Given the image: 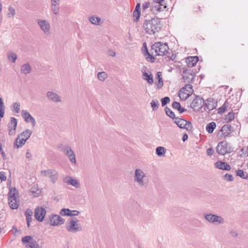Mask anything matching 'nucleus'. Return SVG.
I'll use <instances>...</instances> for the list:
<instances>
[{"instance_id":"f257e3e1","label":"nucleus","mask_w":248,"mask_h":248,"mask_svg":"<svg viewBox=\"0 0 248 248\" xmlns=\"http://www.w3.org/2000/svg\"><path fill=\"white\" fill-rule=\"evenodd\" d=\"M143 27L145 32L149 34H154L159 32L162 25L158 17H155L151 19L145 20L143 23Z\"/></svg>"},{"instance_id":"f03ea898","label":"nucleus","mask_w":248,"mask_h":248,"mask_svg":"<svg viewBox=\"0 0 248 248\" xmlns=\"http://www.w3.org/2000/svg\"><path fill=\"white\" fill-rule=\"evenodd\" d=\"M169 49L168 44L161 42H155L151 46V53L155 56H163L168 54H170L168 51Z\"/></svg>"},{"instance_id":"7ed1b4c3","label":"nucleus","mask_w":248,"mask_h":248,"mask_svg":"<svg viewBox=\"0 0 248 248\" xmlns=\"http://www.w3.org/2000/svg\"><path fill=\"white\" fill-rule=\"evenodd\" d=\"M134 181L140 187H145L147 185V176L144 171L140 169L135 170Z\"/></svg>"},{"instance_id":"20e7f679","label":"nucleus","mask_w":248,"mask_h":248,"mask_svg":"<svg viewBox=\"0 0 248 248\" xmlns=\"http://www.w3.org/2000/svg\"><path fill=\"white\" fill-rule=\"evenodd\" d=\"M229 144L226 141L219 142L216 147V151L220 155H224L227 153H230L233 151V149L229 146Z\"/></svg>"},{"instance_id":"39448f33","label":"nucleus","mask_w":248,"mask_h":248,"mask_svg":"<svg viewBox=\"0 0 248 248\" xmlns=\"http://www.w3.org/2000/svg\"><path fill=\"white\" fill-rule=\"evenodd\" d=\"M11 182L8 181L7 186L9 187L8 196V204L12 209H16V187L11 186Z\"/></svg>"},{"instance_id":"423d86ee","label":"nucleus","mask_w":248,"mask_h":248,"mask_svg":"<svg viewBox=\"0 0 248 248\" xmlns=\"http://www.w3.org/2000/svg\"><path fill=\"white\" fill-rule=\"evenodd\" d=\"M192 87L190 84L186 85L181 88L178 93V96L182 100H186L193 93Z\"/></svg>"},{"instance_id":"0eeeda50","label":"nucleus","mask_w":248,"mask_h":248,"mask_svg":"<svg viewBox=\"0 0 248 248\" xmlns=\"http://www.w3.org/2000/svg\"><path fill=\"white\" fill-rule=\"evenodd\" d=\"M174 122L177 126L181 129H186L187 131L190 132L192 131V124L191 122L185 120L177 117L174 120Z\"/></svg>"},{"instance_id":"6e6552de","label":"nucleus","mask_w":248,"mask_h":248,"mask_svg":"<svg viewBox=\"0 0 248 248\" xmlns=\"http://www.w3.org/2000/svg\"><path fill=\"white\" fill-rule=\"evenodd\" d=\"M41 174L42 176L49 178L51 182L53 184L56 183L59 177L58 172L54 169H47L46 170H41Z\"/></svg>"},{"instance_id":"1a4fd4ad","label":"nucleus","mask_w":248,"mask_h":248,"mask_svg":"<svg viewBox=\"0 0 248 248\" xmlns=\"http://www.w3.org/2000/svg\"><path fill=\"white\" fill-rule=\"evenodd\" d=\"M78 221L76 218L71 219L69 222L66 225L67 230L73 233L81 231L82 227L78 223Z\"/></svg>"},{"instance_id":"9d476101","label":"nucleus","mask_w":248,"mask_h":248,"mask_svg":"<svg viewBox=\"0 0 248 248\" xmlns=\"http://www.w3.org/2000/svg\"><path fill=\"white\" fill-rule=\"evenodd\" d=\"M22 242L26 244V248H40L39 244L32 237L26 235L22 238Z\"/></svg>"},{"instance_id":"9b49d317","label":"nucleus","mask_w":248,"mask_h":248,"mask_svg":"<svg viewBox=\"0 0 248 248\" xmlns=\"http://www.w3.org/2000/svg\"><path fill=\"white\" fill-rule=\"evenodd\" d=\"M204 218L211 223L222 224L224 223V219L221 217L215 214H207L204 215Z\"/></svg>"},{"instance_id":"f8f14e48","label":"nucleus","mask_w":248,"mask_h":248,"mask_svg":"<svg viewBox=\"0 0 248 248\" xmlns=\"http://www.w3.org/2000/svg\"><path fill=\"white\" fill-rule=\"evenodd\" d=\"M37 24L40 27L41 30L46 35H49L50 33V26L49 22L45 19H38L37 20Z\"/></svg>"},{"instance_id":"ddd939ff","label":"nucleus","mask_w":248,"mask_h":248,"mask_svg":"<svg viewBox=\"0 0 248 248\" xmlns=\"http://www.w3.org/2000/svg\"><path fill=\"white\" fill-rule=\"evenodd\" d=\"M203 105L204 100L203 98L196 96L191 103V107L194 111H198L202 108Z\"/></svg>"},{"instance_id":"4468645a","label":"nucleus","mask_w":248,"mask_h":248,"mask_svg":"<svg viewBox=\"0 0 248 248\" xmlns=\"http://www.w3.org/2000/svg\"><path fill=\"white\" fill-rule=\"evenodd\" d=\"M46 214V209L42 207H38L34 210V217L38 221L42 222Z\"/></svg>"},{"instance_id":"2eb2a0df","label":"nucleus","mask_w":248,"mask_h":248,"mask_svg":"<svg viewBox=\"0 0 248 248\" xmlns=\"http://www.w3.org/2000/svg\"><path fill=\"white\" fill-rule=\"evenodd\" d=\"M64 220L60 216L57 215H52L49 216L50 224L51 226H58L62 224Z\"/></svg>"},{"instance_id":"dca6fc26","label":"nucleus","mask_w":248,"mask_h":248,"mask_svg":"<svg viewBox=\"0 0 248 248\" xmlns=\"http://www.w3.org/2000/svg\"><path fill=\"white\" fill-rule=\"evenodd\" d=\"M183 78L184 81L189 82L192 80L195 74L193 70L186 68L183 69Z\"/></svg>"},{"instance_id":"f3484780","label":"nucleus","mask_w":248,"mask_h":248,"mask_svg":"<svg viewBox=\"0 0 248 248\" xmlns=\"http://www.w3.org/2000/svg\"><path fill=\"white\" fill-rule=\"evenodd\" d=\"M21 115L26 123H30L33 127L35 125L36 122L35 119L27 110H23L21 112Z\"/></svg>"},{"instance_id":"a211bd4d","label":"nucleus","mask_w":248,"mask_h":248,"mask_svg":"<svg viewBox=\"0 0 248 248\" xmlns=\"http://www.w3.org/2000/svg\"><path fill=\"white\" fill-rule=\"evenodd\" d=\"M143 12L145 11L148 8H150V10L153 12H159L160 11V7L159 4L153 6L150 2H146L143 3L142 5Z\"/></svg>"},{"instance_id":"6ab92c4d","label":"nucleus","mask_w":248,"mask_h":248,"mask_svg":"<svg viewBox=\"0 0 248 248\" xmlns=\"http://www.w3.org/2000/svg\"><path fill=\"white\" fill-rule=\"evenodd\" d=\"M62 216H77L80 214V212L77 210H71L68 208H63L60 211Z\"/></svg>"},{"instance_id":"aec40b11","label":"nucleus","mask_w":248,"mask_h":248,"mask_svg":"<svg viewBox=\"0 0 248 248\" xmlns=\"http://www.w3.org/2000/svg\"><path fill=\"white\" fill-rule=\"evenodd\" d=\"M46 96L49 100L55 103L62 101L60 96L53 92H48L46 93Z\"/></svg>"},{"instance_id":"412c9836","label":"nucleus","mask_w":248,"mask_h":248,"mask_svg":"<svg viewBox=\"0 0 248 248\" xmlns=\"http://www.w3.org/2000/svg\"><path fill=\"white\" fill-rule=\"evenodd\" d=\"M215 166L216 168L220 170H230L231 169V166L226 162L221 161H218L215 163Z\"/></svg>"},{"instance_id":"4be33fe9","label":"nucleus","mask_w":248,"mask_h":248,"mask_svg":"<svg viewBox=\"0 0 248 248\" xmlns=\"http://www.w3.org/2000/svg\"><path fill=\"white\" fill-rule=\"evenodd\" d=\"M142 52L145 56H146L147 55H148L147 57L146 58V60L150 62H155V58H154V57L153 56V55L152 54L151 55L148 52V50L147 47L146 43H143Z\"/></svg>"},{"instance_id":"5701e85b","label":"nucleus","mask_w":248,"mask_h":248,"mask_svg":"<svg viewBox=\"0 0 248 248\" xmlns=\"http://www.w3.org/2000/svg\"><path fill=\"white\" fill-rule=\"evenodd\" d=\"M9 133L10 135L14 136L16 134V118L12 117L11 122L8 124Z\"/></svg>"},{"instance_id":"b1692460","label":"nucleus","mask_w":248,"mask_h":248,"mask_svg":"<svg viewBox=\"0 0 248 248\" xmlns=\"http://www.w3.org/2000/svg\"><path fill=\"white\" fill-rule=\"evenodd\" d=\"M206 101L207 102L205 103V105L204 107L205 111H210L216 108V104L214 102V99L213 98H209L207 99Z\"/></svg>"},{"instance_id":"393cba45","label":"nucleus","mask_w":248,"mask_h":248,"mask_svg":"<svg viewBox=\"0 0 248 248\" xmlns=\"http://www.w3.org/2000/svg\"><path fill=\"white\" fill-rule=\"evenodd\" d=\"M199 61L198 56H189L186 60L187 65L188 67L194 66Z\"/></svg>"},{"instance_id":"a878e982","label":"nucleus","mask_w":248,"mask_h":248,"mask_svg":"<svg viewBox=\"0 0 248 248\" xmlns=\"http://www.w3.org/2000/svg\"><path fill=\"white\" fill-rule=\"evenodd\" d=\"M63 181L65 183L70 184L77 188L79 187L80 186V184L77 179H73L70 177L65 178Z\"/></svg>"},{"instance_id":"bb28decb","label":"nucleus","mask_w":248,"mask_h":248,"mask_svg":"<svg viewBox=\"0 0 248 248\" xmlns=\"http://www.w3.org/2000/svg\"><path fill=\"white\" fill-rule=\"evenodd\" d=\"M31 71V67L29 63H26L21 66L20 71L22 74L25 75L30 73Z\"/></svg>"},{"instance_id":"cd10ccee","label":"nucleus","mask_w":248,"mask_h":248,"mask_svg":"<svg viewBox=\"0 0 248 248\" xmlns=\"http://www.w3.org/2000/svg\"><path fill=\"white\" fill-rule=\"evenodd\" d=\"M30 192L33 197H38L41 192V190L38 188L37 185H34L30 190Z\"/></svg>"},{"instance_id":"c85d7f7f","label":"nucleus","mask_w":248,"mask_h":248,"mask_svg":"<svg viewBox=\"0 0 248 248\" xmlns=\"http://www.w3.org/2000/svg\"><path fill=\"white\" fill-rule=\"evenodd\" d=\"M59 149L62 152H63L65 155L68 156L74 152L68 145L63 146L62 145L59 147Z\"/></svg>"},{"instance_id":"c756f323","label":"nucleus","mask_w":248,"mask_h":248,"mask_svg":"<svg viewBox=\"0 0 248 248\" xmlns=\"http://www.w3.org/2000/svg\"><path fill=\"white\" fill-rule=\"evenodd\" d=\"M143 79L146 80L150 84H152L154 82L153 76L152 74H148L145 71L142 72Z\"/></svg>"},{"instance_id":"7c9ffc66","label":"nucleus","mask_w":248,"mask_h":248,"mask_svg":"<svg viewBox=\"0 0 248 248\" xmlns=\"http://www.w3.org/2000/svg\"><path fill=\"white\" fill-rule=\"evenodd\" d=\"M231 127V125L225 124L222 126L220 131L222 132V135L225 137L228 136L230 133Z\"/></svg>"},{"instance_id":"2f4dec72","label":"nucleus","mask_w":248,"mask_h":248,"mask_svg":"<svg viewBox=\"0 0 248 248\" xmlns=\"http://www.w3.org/2000/svg\"><path fill=\"white\" fill-rule=\"evenodd\" d=\"M172 107L174 109H177L180 113H182L186 110L184 108L181 107L180 103L176 101H174L172 103Z\"/></svg>"},{"instance_id":"473e14b6","label":"nucleus","mask_w":248,"mask_h":248,"mask_svg":"<svg viewBox=\"0 0 248 248\" xmlns=\"http://www.w3.org/2000/svg\"><path fill=\"white\" fill-rule=\"evenodd\" d=\"M32 212L30 209H28L26 210L25 212V215L26 217V220L27 223V225L28 227L30 225V223L31 222L32 220Z\"/></svg>"},{"instance_id":"72a5a7b5","label":"nucleus","mask_w":248,"mask_h":248,"mask_svg":"<svg viewBox=\"0 0 248 248\" xmlns=\"http://www.w3.org/2000/svg\"><path fill=\"white\" fill-rule=\"evenodd\" d=\"M31 131L29 129H27L25 131H23L22 133H21L19 135H18V138H23V139H25L28 140L31 135Z\"/></svg>"},{"instance_id":"f704fd0d","label":"nucleus","mask_w":248,"mask_h":248,"mask_svg":"<svg viewBox=\"0 0 248 248\" xmlns=\"http://www.w3.org/2000/svg\"><path fill=\"white\" fill-rule=\"evenodd\" d=\"M89 20L93 24L99 25L101 19L98 16H93L89 17Z\"/></svg>"},{"instance_id":"c9c22d12","label":"nucleus","mask_w":248,"mask_h":248,"mask_svg":"<svg viewBox=\"0 0 248 248\" xmlns=\"http://www.w3.org/2000/svg\"><path fill=\"white\" fill-rule=\"evenodd\" d=\"M216 127V123L214 122H212L211 123H210L206 125V130L209 134H211L213 132Z\"/></svg>"},{"instance_id":"e433bc0d","label":"nucleus","mask_w":248,"mask_h":248,"mask_svg":"<svg viewBox=\"0 0 248 248\" xmlns=\"http://www.w3.org/2000/svg\"><path fill=\"white\" fill-rule=\"evenodd\" d=\"M165 111L166 115L169 117L172 118L173 120H174L177 118L175 117L174 113L168 107H166L165 108Z\"/></svg>"},{"instance_id":"4c0bfd02","label":"nucleus","mask_w":248,"mask_h":248,"mask_svg":"<svg viewBox=\"0 0 248 248\" xmlns=\"http://www.w3.org/2000/svg\"><path fill=\"white\" fill-rule=\"evenodd\" d=\"M234 119V113L232 111L230 112L227 115H225L224 120L227 123L231 122Z\"/></svg>"},{"instance_id":"58836bf2","label":"nucleus","mask_w":248,"mask_h":248,"mask_svg":"<svg viewBox=\"0 0 248 248\" xmlns=\"http://www.w3.org/2000/svg\"><path fill=\"white\" fill-rule=\"evenodd\" d=\"M27 140L23 138H16V148L22 147L26 142Z\"/></svg>"},{"instance_id":"ea45409f","label":"nucleus","mask_w":248,"mask_h":248,"mask_svg":"<svg viewBox=\"0 0 248 248\" xmlns=\"http://www.w3.org/2000/svg\"><path fill=\"white\" fill-rule=\"evenodd\" d=\"M166 152V149L164 147L162 146L157 147L156 148L155 152L157 155L159 156H162Z\"/></svg>"},{"instance_id":"a19ab883","label":"nucleus","mask_w":248,"mask_h":248,"mask_svg":"<svg viewBox=\"0 0 248 248\" xmlns=\"http://www.w3.org/2000/svg\"><path fill=\"white\" fill-rule=\"evenodd\" d=\"M236 175L245 179L248 178V174L245 173L242 170H238L236 171Z\"/></svg>"},{"instance_id":"79ce46f5","label":"nucleus","mask_w":248,"mask_h":248,"mask_svg":"<svg viewBox=\"0 0 248 248\" xmlns=\"http://www.w3.org/2000/svg\"><path fill=\"white\" fill-rule=\"evenodd\" d=\"M7 57L9 61L15 62H16V54L12 51H8Z\"/></svg>"},{"instance_id":"37998d69","label":"nucleus","mask_w":248,"mask_h":248,"mask_svg":"<svg viewBox=\"0 0 248 248\" xmlns=\"http://www.w3.org/2000/svg\"><path fill=\"white\" fill-rule=\"evenodd\" d=\"M97 78L100 81H104L107 78V74L105 72H100L97 74Z\"/></svg>"},{"instance_id":"c03bdc74","label":"nucleus","mask_w":248,"mask_h":248,"mask_svg":"<svg viewBox=\"0 0 248 248\" xmlns=\"http://www.w3.org/2000/svg\"><path fill=\"white\" fill-rule=\"evenodd\" d=\"M4 103L3 100L0 97V117L2 118L4 114Z\"/></svg>"},{"instance_id":"a18cd8bd","label":"nucleus","mask_w":248,"mask_h":248,"mask_svg":"<svg viewBox=\"0 0 248 248\" xmlns=\"http://www.w3.org/2000/svg\"><path fill=\"white\" fill-rule=\"evenodd\" d=\"M159 105V103L157 100H153L151 102V106L153 108V110H156Z\"/></svg>"},{"instance_id":"49530a36","label":"nucleus","mask_w":248,"mask_h":248,"mask_svg":"<svg viewBox=\"0 0 248 248\" xmlns=\"http://www.w3.org/2000/svg\"><path fill=\"white\" fill-rule=\"evenodd\" d=\"M51 10L54 14L58 15L59 12V4H51Z\"/></svg>"},{"instance_id":"de8ad7c7","label":"nucleus","mask_w":248,"mask_h":248,"mask_svg":"<svg viewBox=\"0 0 248 248\" xmlns=\"http://www.w3.org/2000/svg\"><path fill=\"white\" fill-rule=\"evenodd\" d=\"M133 17H135L134 21L138 22L139 20V18L140 15V11H134L133 12Z\"/></svg>"},{"instance_id":"09e8293b","label":"nucleus","mask_w":248,"mask_h":248,"mask_svg":"<svg viewBox=\"0 0 248 248\" xmlns=\"http://www.w3.org/2000/svg\"><path fill=\"white\" fill-rule=\"evenodd\" d=\"M162 106L164 107L170 102V99L169 97L166 96L161 99Z\"/></svg>"},{"instance_id":"8fccbe9b","label":"nucleus","mask_w":248,"mask_h":248,"mask_svg":"<svg viewBox=\"0 0 248 248\" xmlns=\"http://www.w3.org/2000/svg\"><path fill=\"white\" fill-rule=\"evenodd\" d=\"M248 149L246 147H243L241 149V152H242V154L240 155L241 156H248V152L247 151Z\"/></svg>"},{"instance_id":"3c124183","label":"nucleus","mask_w":248,"mask_h":248,"mask_svg":"<svg viewBox=\"0 0 248 248\" xmlns=\"http://www.w3.org/2000/svg\"><path fill=\"white\" fill-rule=\"evenodd\" d=\"M69 159L71 162L75 164L76 163V160L74 153L71 154L68 156Z\"/></svg>"},{"instance_id":"603ef678","label":"nucleus","mask_w":248,"mask_h":248,"mask_svg":"<svg viewBox=\"0 0 248 248\" xmlns=\"http://www.w3.org/2000/svg\"><path fill=\"white\" fill-rule=\"evenodd\" d=\"M15 14V9L13 7H9L7 13V16L9 17L13 16Z\"/></svg>"},{"instance_id":"864d4df0","label":"nucleus","mask_w":248,"mask_h":248,"mask_svg":"<svg viewBox=\"0 0 248 248\" xmlns=\"http://www.w3.org/2000/svg\"><path fill=\"white\" fill-rule=\"evenodd\" d=\"M224 178L225 179L229 181H232L233 180V176L232 174L229 173H226L224 175Z\"/></svg>"},{"instance_id":"5fc2aeb1","label":"nucleus","mask_w":248,"mask_h":248,"mask_svg":"<svg viewBox=\"0 0 248 248\" xmlns=\"http://www.w3.org/2000/svg\"><path fill=\"white\" fill-rule=\"evenodd\" d=\"M226 108L227 107H226L225 103L222 107L218 108V113L220 114L224 113L225 111Z\"/></svg>"},{"instance_id":"6e6d98bb","label":"nucleus","mask_w":248,"mask_h":248,"mask_svg":"<svg viewBox=\"0 0 248 248\" xmlns=\"http://www.w3.org/2000/svg\"><path fill=\"white\" fill-rule=\"evenodd\" d=\"M0 179L1 182L5 181L6 180V176L4 172H0Z\"/></svg>"},{"instance_id":"4d7b16f0","label":"nucleus","mask_w":248,"mask_h":248,"mask_svg":"<svg viewBox=\"0 0 248 248\" xmlns=\"http://www.w3.org/2000/svg\"><path fill=\"white\" fill-rule=\"evenodd\" d=\"M207 154L208 155H212L214 153V151L212 148H209L207 149Z\"/></svg>"},{"instance_id":"13d9d810","label":"nucleus","mask_w":248,"mask_h":248,"mask_svg":"<svg viewBox=\"0 0 248 248\" xmlns=\"http://www.w3.org/2000/svg\"><path fill=\"white\" fill-rule=\"evenodd\" d=\"M163 86V81L162 78L158 79V84L157 85V88L160 89Z\"/></svg>"},{"instance_id":"bf43d9fd","label":"nucleus","mask_w":248,"mask_h":248,"mask_svg":"<svg viewBox=\"0 0 248 248\" xmlns=\"http://www.w3.org/2000/svg\"><path fill=\"white\" fill-rule=\"evenodd\" d=\"M230 233L232 236L234 237H236L238 236V233L235 231L234 230L230 231Z\"/></svg>"},{"instance_id":"052dcab7","label":"nucleus","mask_w":248,"mask_h":248,"mask_svg":"<svg viewBox=\"0 0 248 248\" xmlns=\"http://www.w3.org/2000/svg\"><path fill=\"white\" fill-rule=\"evenodd\" d=\"M108 54L111 57H114L116 55L115 52L111 49H110L108 51Z\"/></svg>"},{"instance_id":"680f3d73","label":"nucleus","mask_w":248,"mask_h":248,"mask_svg":"<svg viewBox=\"0 0 248 248\" xmlns=\"http://www.w3.org/2000/svg\"><path fill=\"white\" fill-rule=\"evenodd\" d=\"M140 3H138L136 6V7H135V11H140Z\"/></svg>"},{"instance_id":"e2e57ef3","label":"nucleus","mask_w":248,"mask_h":248,"mask_svg":"<svg viewBox=\"0 0 248 248\" xmlns=\"http://www.w3.org/2000/svg\"><path fill=\"white\" fill-rule=\"evenodd\" d=\"M26 156L27 158H30L31 156V154L30 151V150H27Z\"/></svg>"},{"instance_id":"0e129e2a","label":"nucleus","mask_w":248,"mask_h":248,"mask_svg":"<svg viewBox=\"0 0 248 248\" xmlns=\"http://www.w3.org/2000/svg\"><path fill=\"white\" fill-rule=\"evenodd\" d=\"M51 0V4H59L60 5V0Z\"/></svg>"},{"instance_id":"69168bd1","label":"nucleus","mask_w":248,"mask_h":248,"mask_svg":"<svg viewBox=\"0 0 248 248\" xmlns=\"http://www.w3.org/2000/svg\"><path fill=\"white\" fill-rule=\"evenodd\" d=\"M188 139V135L186 134H185L183 135L182 137V140L184 142L186 140Z\"/></svg>"},{"instance_id":"338daca9","label":"nucleus","mask_w":248,"mask_h":248,"mask_svg":"<svg viewBox=\"0 0 248 248\" xmlns=\"http://www.w3.org/2000/svg\"><path fill=\"white\" fill-rule=\"evenodd\" d=\"M168 57L169 58V60H173L175 58L173 54H172L171 56L168 55Z\"/></svg>"},{"instance_id":"774afa93","label":"nucleus","mask_w":248,"mask_h":248,"mask_svg":"<svg viewBox=\"0 0 248 248\" xmlns=\"http://www.w3.org/2000/svg\"><path fill=\"white\" fill-rule=\"evenodd\" d=\"M157 76V78L158 79H160V78H161V76H162V74H161V72H158L157 73V74H156Z\"/></svg>"}]
</instances>
